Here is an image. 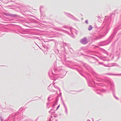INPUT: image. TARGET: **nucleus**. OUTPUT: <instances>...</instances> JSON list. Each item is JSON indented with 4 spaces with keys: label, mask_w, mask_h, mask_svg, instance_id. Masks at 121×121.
I'll return each instance as SVG.
<instances>
[{
    "label": "nucleus",
    "mask_w": 121,
    "mask_h": 121,
    "mask_svg": "<svg viewBox=\"0 0 121 121\" xmlns=\"http://www.w3.org/2000/svg\"><path fill=\"white\" fill-rule=\"evenodd\" d=\"M60 107V105H59L57 107V109H58V108L59 107Z\"/></svg>",
    "instance_id": "3"
},
{
    "label": "nucleus",
    "mask_w": 121,
    "mask_h": 121,
    "mask_svg": "<svg viewBox=\"0 0 121 121\" xmlns=\"http://www.w3.org/2000/svg\"><path fill=\"white\" fill-rule=\"evenodd\" d=\"M92 29V27L91 26H89V27H88V30H91Z\"/></svg>",
    "instance_id": "1"
},
{
    "label": "nucleus",
    "mask_w": 121,
    "mask_h": 121,
    "mask_svg": "<svg viewBox=\"0 0 121 121\" xmlns=\"http://www.w3.org/2000/svg\"><path fill=\"white\" fill-rule=\"evenodd\" d=\"M86 40L85 39H82L81 41V42H82V43L84 44H85V43H84V41H86Z\"/></svg>",
    "instance_id": "2"
},
{
    "label": "nucleus",
    "mask_w": 121,
    "mask_h": 121,
    "mask_svg": "<svg viewBox=\"0 0 121 121\" xmlns=\"http://www.w3.org/2000/svg\"><path fill=\"white\" fill-rule=\"evenodd\" d=\"M85 22H86V23H87V21H86Z\"/></svg>",
    "instance_id": "4"
}]
</instances>
